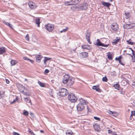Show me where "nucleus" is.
Listing matches in <instances>:
<instances>
[{
  "label": "nucleus",
  "mask_w": 135,
  "mask_h": 135,
  "mask_svg": "<svg viewBox=\"0 0 135 135\" xmlns=\"http://www.w3.org/2000/svg\"><path fill=\"white\" fill-rule=\"evenodd\" d=\"M68 93V91L66 89L64 88H62L59 90L58 94L59 96L64 97L66 96Z\"/></svg>",
  "instance_id": "1"
},
{
  "label": "nucleus",
  "mask_w": 135,
  "mask_h": 135,
  "mask_svg": "<svg viewBox=\"0 0 135 135\" xmlns=\"http://www.w3.org/2000/svg\"><path fill=\"white\" fill-rule=\"evenodd\" d=\"M68 98L69 101L73 103L75 102L77 100V98L74 94L71 93L68 95Z\"/></svg>",
  "instance_id": "2"
},
{
  "label": "nucleus",
  "mask_w": 135,
  "mask_h": 135,
  "mask_svg": "<svg viewBox=\"0 0 135 135\" xmlns=\"http://www.w3.org/2000/svg\"><path fill=\"white\" fill-rule=\"evenodd\" d=\"M135 26V23H129L124 24L123 26V27L125 29H130L133 28Z\"/></svg>",
  "instance_id": "3"
},
{
  "label": "nucleus",
  "mask_w": 135,
  "mask_h": 135,
  "mask_svg": "<svg viewBox=\"0 0 135 135\" xmlns=\"http://www.w3.org/2000/svg\"><path fill=\"white\" fill-rule=\"evenodd\" d=\"M54 25L50 24H48L45 25V28L49 32H51L54 29Z\"/></svg>",
  "instance_id": "4"
},
{
  "label": "nucleus",
  "mask_w": 135,
  "mask_h": 135,
  "mask_svg": "<svg viewBox=\"0 0 135 135\" xmlns=\"http://www.w3.org/2000/svg\"><path fill=\"white\" fill-rule=\"evenodd\" d=\"M88 4L87 3H85L79 6L78 8L80 10H85L88 8Z\"/></svg>",
  "instance_id": "5"
},
{
  "label": "nucleus",
  "mask_w": 135,
  "mask_h": 135,
  "mask_svg": "<svg viewBox=\"0 0 135 135\" xmlns=\"http://www.w3.org/2000/svg\"><path fill=\"white\" fill-rule=\"evenodd\" d=\"M95 45L98 46H102L105 47H107L109 45V44H104V43L101 42L99 39L97 40V42Z\"/></svg>",
  "instance_id": "6"
},
{
  "label": "nucleus",
  "mask_w": 135,
  "mask_h": 135,
  "mask_svg": "<svg viewBox=\"0 0 135 135\" xmlns=\"http://www.w3.org/2000/svg\"><path fill=\"white\" fill-rule=\"evenodd\" d=\"M70 76L69 75L66 74L64 76L62 81L64 84H66L68 83L69 79Z\"/></svg>",
  "instance_id": "7"
},
{
  "label": "nucleus",
  "mask_w": 135,
  "mask_h": 135,
  "mask_svg": "<svg viewBox=\"0 0 135 135\" xmlns=\"http://www.w3.org/2000/svg\"><path fill=\"white\" fill-rule=\"evenodd\" d=\"M28 4L29 7L31 9H35L37 6L35 3L32 1L29 2Z\"/></svg>",
  "instance_id": "8"
},
{
  "label": "nucleus",
  "mask_w": 135,
  "mask_h": 135,
  "mask_svg": "<svg viewBox=\"0 0 135 135\" xmlns=\"http://www.w3.org/2000/svg\"><path fill=\"white\" fill-rule=\"evenodd\" d=\"M111 27L113 30L116 31L118 29L117 24L115 23H113L111 25Z\"/></svg>",
  "instance_id": "9"
},
{
  "label": "nucleus",
  "mask_w": 135,
  "mask_h": 135,
  "mask_svg": "<svg viewBox=\"0 0 135 135\" xmlns=\"http://www.w3.org/2000/svg\"><path fill=\"white\" fill-rule=\"evenodd\" d=\"M84 105L79 103L77 106L78 110H81L84 108Z\"/></svg>",
  "instance_id": "10"
},
{
  "label": "nucleus",
  "mask_w": 135,
  "mask_h": 135,
  "mask_svg": "<svg viewBox=\"0 0 135 135\" xmlns=\"http://www.w3.org/2000/svg\"><path fill=\"white\" fill-rule=\"evenodd\" d=\"M93 127L95 130L97 132L100 131V128L99 126L97 123L94 124L93 125Z\"/></svg>",
  "instance_id": "11"
},
{
  "label": "nucleus",
  "mask_w": 135,
  "mask_h": 135,
  "mask_svg": "<svg viewBox=\"0 0 135 135\" xmlns=\"http://www.w3.org/2000/svg\"><path fill=\"white\" fill-rule=\"evenodd\" d=\"M81 47L83 49H86L88 50H90L91 48V46L88 45H82Z\"/></svg>",
  "instance_id": "12"
},
{
  "label": "nucleus",
  "mask_w": 135,
  "mask_h": 135,
  "mask_svg": "<svg viewBox=\"0 0 135 135\" xmlns=\"http://www.w3.org/2000/svg\"><path fill=\"white\" fill-rule=\"evenodd\" d=\"M124 80H122L121 82V84L123 86H125L127 84L129 81L126 78H124Z\"/></svg>",
  "instance_id": "13"
},
{
  "label": "nucleus",
  "mask_w": 135,
  "mask_h": 135,
  "mask_svg": "<svg viewBox=\"0 0 135 135\" xmlns=\"http://www.w3.org/2000/svg\"><path fill=\"white\" fill-rule=\"evenodd\" d=\"M36 58L37 61L38 62H40L41 59L42 58V56L41 55H37L36 56Z\"/></svg>",
  "instance_id": "14"
},
{
  "label": "nucleus",
  "mask_w": 135,
  "mask_h": 135,
  "mask_svg": "<svg viewBox=\"0 0 135 135\" xmlns=\"http://www.w3.org/2000/svg\"><path fill=\"white\" fill-rule=\"evenodd\" d=\"M6 52V49L4 47H0V55Z\"/></svg>",
  "instance_id": "15"
},
{
  "label": "nucleus",
  "mask_w": 135,
  "mask_h": 135,
  "mask_svg": "<svg viewBox=\"0 0 135 135\" xmlns=\"http://www.w3.org/2000/svg\"><path fill=\"white\" fill-rule=\"evenodd\" d=\"M90 33H87L86 35V39L87 40L88 42L90 44H91V43L90 41Z\"/></svg>",
  "instance_id": "16"
},
{
  "label": "nucleus",
  "mask_w": 135,
  "mask_h": 135,
  "mask_svg": "<svg viewBox=\"0 0 135 135\" xmlns=\"http://www.w3.org/2000/svg\"><path fill=\"white\" fill-rule=\"evenodd\" d=\"M74 79L73 78H69L68 80V83L70 85H72L74 83Z\"/></svg>",
  "instance_id": "17"
},
{
  "label": "nucleus",
  "mask_w": 135,
  "mask_h": 135,
  "mask_svg": "<svg viewBox=\"0 0 135 135\" xmlns=\"http://www.w3.org/2000/svg\"><path fill=\"white\" fill-rule=\"evenodd\" d=\"M113 54L111 52H109L107 54V56L108 59L109 60H112L113 58Z\"/></svg>",
  "instance_id": "18"
},
{
  "label": "nucleus",
  "mask_w": 135,
  "mask_h": 135,
  "mask_svg": "<svg viewBox=\"0 0 135 135\" xmlns=\"http://www.w3.org/2000/svg\"><path fill=\"white\" fill-rule=\"evenodd\" d=\"M93 89L96 90L97 91L100 92L101 90L98 86H94L92 87Z\"/></svg>",
  "instance_id": "19"
},
{
  "label": "nucleus",
  "mask_w": 135,
  "mask_h": 135,
  "mask_svg": "<svg viewBox=\"0 0 135 135\" xmlns=\"http://www.w3.org/2000/svg\"><path fill=\"white\" fill-rule=\"evenodd\" d=\"M88 53L87 52H84L81 53V56L83 58L86 57L88 56Z\"/></svg>",
  "instance_id": "20"
},
{
  "label": "nucleus",
  "mask_w": 135,
  "mask_h": 135,
  "mask_svg": "<svg viewBox=\"0 0 135 135\" xmlns=\"http://www.w3.org/2000/svg\"><path fill=\"white\" fill-rule=\"evenodd\" d=\"M125 17L126 18L128 19L131 17V15L129 12H126L125 13Z\"/></svg>",
  "instance_id": "21"
},
{
  "label": "nucleus",
  "mask_w": 135,
  "mask_h": 135,
  "mask_svg": "<svg viewBox=\"0 0 135 135\" xmlns=\"http://www.w3.org/2000/svg\"><path fill=\"white\" fill-rule=\"evenodd\" d=\"M79 101L80 102V103L81 104L84 105L86 104V101L83 99L82 98H80L79 100Z\"/></svg>",
  "instance_id": "22"
},
{
  "label": "nucleus",
  "mask_w": 135,
  "mask_h": 135,
  "mask_svg": "<svg viewBox=\"0 0 135 135\" xmlns=\"http://www.w3.org/2000/svg\"><path fill=\"white\" fill-rule=\"evenodd\" d=\"M102 4L104 6H106L107 7H109L111 5L110 3L109 2H103Z\"/></svg>",
  "instance_id": "23"
},
{
  "label": "nucleus",
  "mask_w": 135,
  "mask_h": 135,
  "mask_svg": "<svg viewBox=\"0 0 135 135\" xmlns=\"http://www.w3.org/2000/svg\"><path fill=\"white\" fill-rule=\"evenodd\" d=\"M35 23L37 25V27H39L40 22L39 19H36L35 20Z\"/></svg>",
  "instance_id": "24"
},
{
  "label": "nucleus",
  "mask_w": 135,
  "mask_h": 135,
  "mask_svg": "<svg viewBox=\"0 0 135 135\" xmlns=\"http://www.w3.org/2000/svg\"><path fill=\"white\" fill-rule=\"evenodd\" d=\"M73 133L71 130H67L66 132V135H72Z\"/></svg>",
  "instance_id": "25"
},
{
  "label": "nucleus",
  "mask_w": 135,
  "mask_h": 135,
  "mask_svg": "<svg viewBox=\"0 0 135 135\" xmlns=\"http://www.w3.org/2000/svg\"><path fill=\"white\" fill-rule=\"evenodd\" d=\"M17 63L16 61L14 60H12L11 61V66H13L15 65Z\"/></svg>",
  "instance_id": "26"
},
{
  "label": "nucleus",
  "mask_w": 135,
  "mask_h": 135,
  "mask_svg": "<svg viewBox=\"0 0 135 135\" xmlns=\"http://www.w3.org/2000/svg\"><path fill=\"white\" fill-rule=\"evenodd\" d=\"M51 59V58L47 57H44V62L45 64H46V62L47 60H50Z\"/></svg>",
  "instance_id": "27"
},
{
  "label": "nucleus",
  "mask_w": 135,
  "mask_h": 135,
  "mask_svg": "<svg viewBox=\"0 0 135 135\" xmlns=\"http://www.w3.org/2000/svg\"><path fill=\"white\" fill-rule=\"evenodd\" d=\"M127 54L130 55L132 57V61L133 62H135V56L134 54V55H133V56L131 55L130 54Z\"/></svg>",
  "instance_id": "28"
},
{
  "label": "nucleus",
  "mask_w": 135,
  "mask_h": 135,
  "mask_svg": "<svg viewBox=\"0 0 135 135\" xmlns=\"http://www.w3.org/2000/svg\"><path fill=\"white\" fill-rule=\"evenodd\" d=\"M4 92L3 91H1L0 92V99L2 98L4 95Z\"/></svg>",
  "instance_id": "29"
},
{
  "label": "nucleus",
  "mask_w": 135,
  "mask_h": 135,
  "mask_svg": "<svg viewBox=\"0 0 135 135\" xmlns=\"http://www.w3.org/2000/svg\"><path fill=\"white\" fill-rule=\"evenodd\" d=\"M38 84L41 87H44L45 86V85L43 83H42L41 81H38Z\"/></svg>",
  "instance_id": "30"
},
{
  "label": "nucleus",
  "mask_w": 135,
  "mask_h": 135,
  "mask_svg": "<svg viewBox=\"0 0 135 135\" xmlns=\"http://www.w3.org/2000/svg\"><path fill=\"white\" fill-rule=\"evenodd\" d=\"M117 39H115L114 40L115 41H114L112 42V43L114 44H117V43L119 42V38L118 39V37H117L116 38Z\"/></svg>",
  "instance_id": "31"
},
{
  "label": "nucleus",
  "mask_w": 135,
  "mask_h": 135,
  "mask_svg": "<svg viewBox=\"0 0 135 135\" xmlns=\"http://www.w3.org/2000/svg\"><path fill=\"white\" fill-rule=\"evenodd\" d=\"M68 29H69V28L68 27H66V28H65L64 29H63L61 31H60V32L61 33H62L63 32H66L68 31Z\"/></svg>",
  "instance_id": "32"
},
{
  "label": "nucleus",
  "mask_w": 135,
  "mask_h": 135,
  "mask_svg": "<svg viewBox=\"0 0 135 135\" xmlns=\"http://www.w3.org/2000/svg\"><path fill=\"white\" fill-rule=\"evenodd\" d=\"M28 112L27 111L25 110H24V112L23 113V114L26 116H27L28 115Z\"/></svg>",
  "instance_id": "33"
},
{
  "label": "nucleus",
  "mask_w": 135,
  "mask_h": 135,
  "mask_svg": "<svg viewBox=\"0 0 135 135\" xmlns=\"http://www.w3.org/2000/svg\"><path fill=\"white\" fill-rule=\"evenodd\" d=\"M69 2L68 1H66L65 2V5L66 6H68L69 5H71L72 4H74V3L73 2H72L71 3H70L69 2Z\"/></svg>",
  "instance_id": "34"
},
{
  "label": "nucleus",
  "mask_w": 135,
  "mask_h": 135,
  "mask_svg": "<svg viewBox=\"0 0 135 135\" xmlns=\"http://www.w3.org/2000/svg\"><path fill=\"white\" fill-rule=\"evenodd\" d=\"M120 86L119 85L117 84H116L114 85V86L116 89H118V88H119Z\"/></svg>",
  "instance_id": "35"
},
{
  "label": "nucleus",
  "mask_w": 135,
  "mask_h": 135,
  "mask_svg": "<svg viewBox=\"0 0 135 135\" xmlns=\"http://www.w3.org/2000/svg\"><path fill=\"white\" fill-rule=\"evenodd\" d=\"M107 80L108 79L106 76L105 77H103L102 79V80L103 81L107 82Z\"/></svg>",
  "instance_id": "36"
},
{
  "label": "nucleus",
  "mask_w": 135,
  "mask_h": 135,
  "mask_svg": "<svg viewBox=\"0 0 135 135\" xmlns=\"http://www.w3.org/2000/svg\"><path fill=\"white\" fill-rule=\"evenodd\" d=\"M22 93H23L25 95H26L28 96L29 95V94L26 92H24L23 91H22Z\"/></svg>",
  "instance_id": "37"
},
{
  "label": "nucleus",
  "mask_w": 135,
  "mask_h": 135,
  "mask_svg": "<svg viewBox=\"0 0 135 135\" xmlns=\"http://www.w3.org/2000/svg\"><path fill=\"white\" fill-rule=\"evenodd\" d=\"M24 100H25V101L26 102H31L30 100L29 102L28 101H29V99L27 97L24 98Z\"/></svg>",
  "instance_id": "38"
},
{
  "label": "nucleus",
  "mask_w": 135,
  "mask_h": 135,
  "mask_svg": "<svg viewBox=\"0 0 135 135\" xmlns=\"http://www.w3.org/2000/svg\"><path fill=\"white\" fill-rule=\"evenodd\" d=\"M120 93L121 94L124 95L125 94V92L123 90V89L120 90Z\"/></svg>",
  "instance_id": "39"
},
{
  "label": "nucleus",
  "mask_w": 135,
  "mask_h": 135,
  "mask_svg": "<svg viewBox=\"0 0 135 135\" xmlns=\"http://www.w3.org/2000/svg\"><path fill=\"white\" fill-rule=\"evenodd\" d=\"M122 58V57L121 56H120L118 58L116 57L115 58V60H121V59Z\"/></svg>",
  "instance_id": "40"
},
{
  "label": "nucleus",
  "mask_w": 135,
  "mask_h": 135,
  "mask_svg": "<svg viewBox=\"0 0 135 135\" xmlns=\"http://www.w3.org/2000/svg\"><path fill=\"white\" fill-rule=\"evenodd\" d=\"M25 38L28 41H29V37L28 34H27L26 35L25 37Z\"/></svg>",
  "instance_id": "41"
},
{
  "label": "nucleus",
  "mask_w": 135,
  "mask_h": 135,
  "mask_svg": "<svg viewBox=\"0 0 135 135\" xmlns=\"http://www.w3.org/2000/svg\"><path fill=\"white\" fill-rule=\"evenodd\" d=\"M127 42H128V44L131 45H132L134 44L133 42L130 41V40H129L128 41H127Z\"/></svg>",
  "instance_id": "42"
},
{
  "label": "nucleus",
  "mask_w": 135,
  "mask_h": 135,
  "mask_svg": "<svg viewBox=\"0 0 135 135\" xmlns=\"http://www.w3.org/2000/svg\"><path fill=\"white\" fill-rule=\"evenodd\" d=\"M94 118L96 120H97L99 121L100 120V118L98 117H94Z\"/></svg>",
  "instance_id": "43"
},
{
  "label": "nucleus",
  "mask_w": 135,
  "mask_h": 135,
  "mask_svg": "<svg viewBox=\"0 0 135 135\" xmlns=\"http://www.w3.org/2000/svg\"><path fill=\"white\" fill-rule=\"evenodd\" d=\"M131 115L132 116H135V111H132L131 112Z\"/></svg>",
  "instance_id": "44"
},
{
  "label": "nucleus",
  "mask_w": 135,
  "mask_h": 135,
  "mask_svg": "<svg viewBox=\"0 0 135 135\" xmlns=\"http://www.w3.org/2000/svg\"><path fill=\"white\" fill-rule=\"evenodd\" d=\"M108 41V40L106 38H104L103 39L102 41L105 42V43L107 42Z\"/></svg>",
  "instance_id": "45"
},
{
  "label": "nucleus",
  "mask_w": 135,
  "mask_h": 135,
  "mask_svg": "<svg viewBox=\"0 0 135 135\" xmlns=\"http://www.w3.org/2000/svg\"><path fill=\"white\" fill-rule=\"evenodd\" d=\"M3 23L6 25L8 26L9 25V23L8 22H6L5 21H3Z\"/></svg>",
  "instance_id": "46"
},
{
  "label": "nucleus",
  "mask_w": 135,
  "mask_h": 135,
  "mask_svg": "<svg viewBox=\"0 0 135 135\" xmlns=\"http://www.w3.org/2000/svg\"><path fill=\"white\" fill-rule=\"evenodd\" d=\"M108 112L109 114H113L114 113L113 112H112L110 110H109Z\"/></svg>",
  "instance_id": "47"
},
{
  "label": "nucleus",
  "mask_w": 135,
  "mask_h": 135,
  "mask_svg": "<svg viewBox=\"0 0 135 135\" xmlns=\"http://www.w3.org/2000/svg\"><path fill=\"white\" fill-rule=\"evenodd\" d=\"M49 72V70L47 69H46L44 71L45 73H47Z\"/></svg>",
  "instance_id": "48"
},
{
  "label": "nucleus",
  "mask_w": 135,
  "mask_h": 135,
  "mask_svg": "<svg viewBox=\"0 0 135 135\" xmlns=\"http://www.w3.org/2000/svg\"><path fill=\"white\" fill-rule=\"evenodd\" d=\"M23 59L24 60H29V58L26 57H23Z\"/></svg>",
  "instance_id": "49"
},
{
  "label": "nucleus",
  "mask_w": 135,
  "mask_h": 135,
  "mask_svg": "<svg viewBox=\"0 0 135 135\" xmlns=\"http://www.w3.org/2000/svg\"><path fill=\"white\" fill-rule=\"evenodd\" d=\"M13 135H20V134L18 133L14 132L13 133Z\"/></svg>",
  "instance_id": "50"
},
{
  "label": "nucleus",
  "mask_w": 135,
  "mask_h": 135,
  "mask_svg": "<svg viewBox=\"0 0 135 135\" xmlns=\"http://www.w3.org/2000/svg\"><path fill=\"white\" fill-rule=\"evenodd\" d=\"M17 100V97H16V99L14 100H13L12 102L11 103L12 104L13 103H15L16 102V100Z\"/></svg>",
  "instance_id": "51"
},
{
  "label": "nucleus",
  "mask_w": 135,
  "mask_h": 135,
  "mask_svg": "<svg viewBox=\"0 0 135 135\" xmlns=\"http://www.w3.org/2000/svg\"><path fill=\"white\" fill-rule=\"evenodd\" d=\"M29 61L31 62L32 63H33L34 62V61L33 60L30 59H29Z\"/></svg>",
  "instance_id": "52"
},
{
  "label": "nucleus",
  "mask_w": 135,
  "mask_h": 135,
  "mask_svg": "<svg viewBox=\"0 0 135 135\" xmlns=\"http://www.w3.org/2000/svg\"><path fill=\"white\" fill-rule=\"evenodd\" d=\"M8 26H9V27L11 28H12L13 26L12 25L10 24V23H9V25H8Z\"/></svg>",
  "instance_id": "53"
},
{
  "label": "nucleus",
  "mask_w": 135,
  "mask_h": 135,
  "mask_svg": "<svg viewBox=\"0 0 135 135\" xmlns=\"http://www.w3.org/2000/svg\"><path fill=\"white\" fill-rule=\"evenodd\" d=\"M112 132V131L110 130H108V133H111Z\"/></svg>",
  "instance_id": "54"
},
{
  "label": "nucleus",
  "mask_w": 135,
  "mask_h": 135,
  "mask_svg": "<svg viewBox=\"0 0 135 135\" xmlns=\"http://www.w3.org/2000/svg\"><path fill=\"white\" fill-rule=\"evenodd\" d=\"M6 81L7 84H9V81L8 79H6Z\"/></svg>",
  "instance_id": "55"
},
{
  "label": "nucleus",
  "mask_w": 135,
  "mask_h": 135,
  "mask_svg": "<svg viewBox=\"0 0 135 135\" xmlns=\"http://www.w3.org/2000/svg\"><path fill=\"white\" fill-rule=\"evenodd\" d=\"M119 62V63H120V64L123 65V63L121 62V60H118Z\"/></svg>",
  "instance_id": "56"
},
{
  "label": "nucleus",
  "mask_w": 135,
  "mask_h": 135,
  "mask_svg": "<svg viewBox=\"0 0 135 135\" xmlns=\"http://www.w3.org/2000/svg\"><path fill=\"white\" fill-rule=\"evenodd\" d=\"M131 50L132 51L133 55H134V50L133 49H131Z\"/></svg>",
  "instance_id": "57"
},
{
  "label": "nucleus",
  "mask_w": 135,
  "mask_h": 135,
  "mask_svg": "<svg viewBox=\"0 0 135 135\" xmlns=\"http://www.w3.org/2000/svg\"><path fill=\"white\" fill-rule=\"evenodd\" d=\"M132 117H133V116L132 115H131V116L130 117V118H129L131 120L132 119Z\"/></svg>",
  "instance_id": "58"
},
{
  "label": "nucleus",
  "mask_w": 135,
  "mask_h": 135,
  "mask_svg": "<svg viewBox=\"0 0 135 135\" xmlns=\"http://www.w3.org/2000/svg\"><path fill=\"white\" fill-rule=\"evenodd\" d=\"M30 133H31V135H36L32 132H30Z\"/></svg>",
  "instance_id": "59"
},
{
  "label": "nucleus",
  "mask_w": 135,
  "mask_h": 135,
  "mask_svg": "<svg viewBox=\"0 0 135 135\" xmlns=\"http://www.w3.org/2000/svg\"><path fill=\"white\" fill-rule=\"evenodd\" d=\"M40 132L41 133H43L44 132V131L42 130H41L40 131Z\"/></svg>",
  "instance_id": "60"
},
{
  "label": "nucleus",
  "mask_w": 135,
  "mask_h": 135,
  "mask_svg": "<svg viewBox=\"0 0 135 135\" xmlns=\"http://www.w3.org/2000/svg\"><path fill=\"white\" fill-rule=\"evenodd\" d=\"M135 83L134 82H133V83L132 84V85L133 86H134L135 85Z\"/></svg>",
  "instance_id": "61"
},
{
  "label": "nucleus",
  "mask_w": 135,
  "mask_h": 135,
  "mask_svg": "<svg viewBox=\"0 0 135 135\" xmlns=\"http://www.w3.org/2000/svg\"><path fill=\"white\" fill-rule=\"evenodd\" d=\"M112 135H117V134H116L113 133L112 134Z\"/></svg>",
  "instance_id": "62"
},
{
  "label": "nucleus",
  "mask_w": 135,
  "mask_h": 135,
  "mask_svg": "<svg viewBox=\"0 0 135 135\" xmlns=\"http://www.w3.org/2000/svg\"><path fill=\"white\" fill-rule=\"evenodd\" d=\"M25 80L26 81H27V80L26 79H25Z\"/></svg>",
  "instance_id": "63"
},
{
  "label": "nucleus",
  "mask_w": 135,
  "mask_h": 135,
  "mask_svg": "<svg viewBox=\"0 0 135 135\" xmlns=\"http://www.w3.org/2000/svg\"><path fill=\"white\" fill-rule=\"evenodd\" d=\"M32 131H29V132H30H30H31Z\"/></svg>",
  "instance_id": "64"
}]
</instances>
